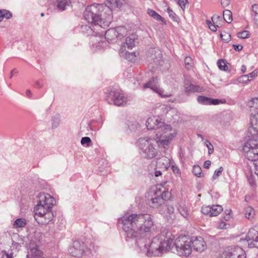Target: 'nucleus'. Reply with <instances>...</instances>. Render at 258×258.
<instances>
[{
  "mask_svg": "<svg viewBox=\"0 0 258 258\" xmlns=\"http://www.w3.org/2000/svg\"><path fill=\"white\" fill-rule=\"evenodd\" d=\"M193 174L197 176L201 177L202 174V169L199 165H194L192 168Z\"/></svg>",
  "mask_w": 258,
  "mask_h": 258,
  "instance_id": "obj_47",
  "label": "nucleus"
},
{
  "mask_svg": "<svg viewBox=\"0 0 258 258\" xmlns=\"http://www.w3.org/2000/svg\"><path fill=\"white\" fill-rule=\"evenodd\" d=\"M251 112L249 132L253 135L258 132V98L252 99L248 102Z\"/></svg>",
  "mask_w": 258,
  "mask_h": 258,
  "instance_id": "obj_9",
  "label": "nucleus"
},
{
  "mask_svg": "<svg viewBox=\"0 0 258 258\" xmlns=\"http://www.w3.org/2000/svg\"><path fill=\"white\" fill-rule=\"evenodd\" d=\"M126 4V0H114V6L117 8H121Z\"/></svg>",
  "mask_w": 258,
  "mask_h": 258,
  "instance_id": "obj_55",
  "label": "nucleus"
},
{
  "mask_svg": "<svg viewBox=\"0 0 258 258\" xmlns=\"http://www.w3.org/2000/svg\"><path fill=\"white\" fill-rule=\"evenodd\" d=\"M177 209L183 217L188 218L189 217V213L184 201H181L178 203Z\"/></svg>",
  "mask_w": 258,
  "mask_h": 258,
  "instance_id": "obj_25",
  "label": "nucleus"
},
{
  "mask_svg": "<svg viewBox=\"0 0 258 258\" xmlns=\"http://www.w3.org/2000/svg\"><path fill=\"white\" fill-rule=\"evenodd\" d=\"M257 75V72L256 70L253 71L251 73L246 75L248 76V79H250V81H251L252 79L255 78Z\"/></svg>",
  "mask_w": 258,
  "mask_h": 258,
  "instance_id": "obj_59",
  "label": "nucleus"
},
{
  "mask_svg": "<svg viewBox=\"0 0 258 258\" xmlns=\"http://www.w3.org/2000/svg\"><path fill=\"white\" fill-rule=\"evenodd\" d=\"M233 47L236 51H240L243 48L241 45H233Z\"/></svg>",
  "mask_w": 258,
  "mask_h": 258,
  "instance_id": "obj_63",
  "label": "nucleus"
},
{
  "mask_svg": "<svg viewBox=\"0 0 258 258\" xmlns=\"http://www.w3.org/2000/svg\"><path fill=\"white\" fill-rule=\"evenodd\" d=\"M163 171H165L162 170L161 168H159V167H158V166L156 165L154 169V171L151 173V175L155 177H158L162 176V172Z\"/></svg>",
  "mask_w": 258,
  "mask_h": 258,
  "instance_id": "obj_43",
  "label": "nucleus"
},
{
  "mask_svg": "<svg viewBox=\"0 0 258 258\" xmlns=\"http://www.w3.org/2000/svg\"><path fill=\"white\" fill-rule=\"evenodd\" d=\"M190 239L191 248L197 251L202 252L206 248V243L201 237H192Z\"/></svg>",
  "mask_w": 258,
  "mask_h": 258,
  "instance_id": "obj_18",
  "label": "nucleus"
},
{
  "mask_svg": "<svg viewBox=\"0 0 258 258\" xmlns=\"http://www.w3.org/2000/svg\"><path fill=\"white\" fill-rule=\"evenodd\" d=\"M254 211L251 207H247L245 210V217L247 219L252 218L254 215Z\"/></svg>",
  "mask_w": 258,
  "mask_h": 258,
  "instance_id": "obj_42",
  "label": "nucleus"
},
{
  "mask_svg": "<svg viewBox=\"0 0 258 258\" xmlns=\"http://www.w3.org/2000/svg\"><path fill=\"white\" fill-rule=\"evenodd\" d=\"M168 182L167 181L163 182L150 188L146 196L150 207L159 210L164 204V201L171 198V194L166 186Z\"/></svg>",
  "mask_w": 258,
  "mask_h": 258,
  "instance_id": "obj_3",
  "label": "nucleus"
},
{
  "mask_svg": "<svg viewBox=\"0 0 258 258\" xmlns=\"http://www.w3.org/2000/svg\"><path fill=\"white\" fill-rule=\"evenodd\" d=\"M224 169L222 167H219L218 169H217L214 171V173L212 176L213 180L217 179L219 176L221 174L222 172L223 171Z\"/></svg>",
  "mask_w": 258,
  "mask_h": 258,
  "instance_id": "obj_50",
  "label": "nucleus"
},
{
  "mask_svg": "<svg viewBox=\"0 0 258 258\" xmlns=\"http://www.w3.org/2000/svg\"><path fill=\"white\" fill-rule=\"evenodd\" d=\"M248 140L242 147V151L244 157L249 161H258V132L251 134L248 129Z\"/></svg>",
  "mask_w": 258,
  "mask_h": 258,
  "instance_id": "obj_6",
  "label": "nucleus"
},
{
  "mask_svg": "<svg viewBox=\"0 0 258 258\" xmlns=\"http://www.w3.org/2000/svg\"><path fill=\"white\" fill-rule=\"evenodd\" d=\"M166 12L168 13L170 18L175 22H178L179 20L178 17L176 15V14L172 11V10L170 8L168 7L166 10Z\"/></svg>",
  "mask_w": 258,
  "mask_h": 258,
  "instance_id": "obj_38",
  "label": "nucleus"
},
{
  "mask_svg": "<svg viewBox=\"0 0 258 258\" xmlns=\"http://www.w3.org/2000/svg\"><path fill=\"white\" fill-rule=\"evenodd\" d=\"M120 55L131 62H135L137 57L139 55L138 51H135L133 52H129L126 50V49H120L119 50Z\"/></svg>",
  "mask_w": 258,
  "mask_h": 258,
  "instance_id": "obj_22",
  "label": "nucleus"
},
{
  "mask_svg": "<svg viewBox=\"0 0 258 258\" xmlns=\"http://www.w3.org/2000/svg\"><path fill=\"white\" fill-rule=\"evenodd\" d=\"M36 239L30 240L28 245L27 258H45L43 252L39 249L36 243Z\"/></svg>",
  "mask_w": 258,
  "mask_h": 258,
  "instance_id": "obj_13",
  "label": "nucleus"
},
{
  "mask_svg": "<svg viewBox=\"0 0 258 258\" xmlns=\"http://www.w3.org/2000/svg\"><path fill=\"white\" fill-rule=\"evenodd\" d=\"M220 36L222 40L225 43L228 42L231 39L230 34L226 32L221 33Z\"/></svg>",
  "mask_w": 258,
  "mask_h": 258,
  "instance_id": "obj_49",
  "label": "nucleus"
},
{
  "mask_svg": "<svg viewBox=\"0 0 258 258\" xmlns=\"http://www.w3.org/2000/svg\"><path fill=\"white\" fill-rule=\"evenodd\" d=\"M98 249V246L94 242L91 243L89 247H85L83 242L76 240L70 246L68 251L74 256L82 257L84 255L89 256L93 252H95Z\"/></svg>",
  "mask_w": 258,
  "mask_h": 258,
  "instance_id": "obj_7",
  "label": "nucleus"
},
{
  "mask_svg": "<svg viewBox=\"0 0 258 258\" xmlns=\"http://www.w3.org/2000/svg\"><path fill=\"white\" fill-rule=\"evenodd\" d=\"M161 109L163 111V113L166 114L167 117H169V116H173V120L174 121L178 120V111L176 109L171 108L168 105H163Z\"/></svg>",
  "mask_w": 258,
  "mask_h": 258,
  "instance_id": "obj_24",
  "label": "nucleus"
},
{
  "mask_svg": "<svg viewBox=\"0 0 258 258\" xmlns=\"http://www.w3.org/2000/svg\"><path fill=\"white\" fill-rule=\"evenodd\" d=\"M252 15L255 21H258V5L254 4L252 6Z\"/></svg>",
  "mask_w": 258,
  "mask_h": 258,
  "instance_id": "obj_44",
  "label": "nucleus"
},
{
  "mask_svg": "<svg viewBox=\"0 0 258 258\" xmlns=\"http://www.w3.org/2000/svg\"><path fill=\"white\" fill-rule=\"evenodd\" d=\"M103 10V5L98 4H93L86 7L84 12V17L88 23L97 27L99 28L106 29L107 28L111 21L107 20L103 21L101 18V14Z\"/></svg>",
  "mask_w": 258,
  "mask_h": 258,
  "instance_id": "obj_4",
  "label": "nucleus"
},
{
  "mask_svg": "<svg viewBox=\"0 0 258 258\" xmlns=\"http://www.w3.org/2000/svg\"><path fill=\"white\" fill-rule=\"evenodd\" d=\"M170 166L174 175L176 177H180L181 175L180 170L178 167V166H177L176 164L174 163V161L172 163Z\"/></svg>",
  "mask_w": 258,
  "mask_h": 258,
  "instance_id": "obj_40",
  "label": "nucleus"
},
{
  "mask_svg": "<svg viewBox=\"0 0 258 258\" xmlns=\"http://www.w3.org/2000/svg\"><path fill=\"white\" fill-rule=\"evenodd\" d=\"M34 218L36 221L41 225H47L53 218L52 209L44 207L42 205H36L34 209Z\"/></svg>",
  "mask_w": 258,
  "mask_h": 258,
  "instance_id": "obj_8",
  "label": "nucleus"
},
{
  "mask_svg": "<svg viewBox=\"0 0 258 258\" xmlns=\"http://www.w3.org/2000/svg\"><path fill=\"white\" fill-rule=\"evenodd\" d=\"M230 3V0H221V4L223 7H226L229 5Z\"/></svg>",
  "mask_w": 258,
  "mask_h": 258,
  "instance_id": "obj_61",
  "label": "nucleus"
},
{
  "mask_svg": "<svg viewBox=\"0 0 258 258\" xmlns=\"http://www.w3.org/2000/svg\"><path fill=\"white\" fill-rule=\"evenodd\" d=\"M27 224V222L25 218H19L14 221L13 224V228L16 229L23 228L26 226Z\"/></svg>",
  "mask_w": 258,
  "mask_h": 258,
  "instance_id": "obj_27",
  "label": "nucleus"
},
{
  "mask_svg": "<svg viewBox=\"0 0 258 258\" xmlns=\"http://www.w3.org/2000/svg\"><path fill=\"white\" fill-rule=\"evenodd\" d=\"M112 1L113 0H105L104 1V5H105V7L109 10L111 13L112 12Z\"/></svg>",
  "mask_w": 258,
  "mask_h": 258,
  "instance_id": "obj_56",
  "label": "nucleus"
},
{
  "mask_svg": "<svg viewBox=\"0 0 258 258\" xmlns=\"http://www.w3.org/2000/svg\"><path fill=\"white\" fill-rule=\"evenodd\" d=\"M203 88L199 85H195L192 84H185V92L187 94H190L195 92H202Z\"/></svg>",
  "mask_w": 258,
  "mask_h": 258,
  "instance_id": "obj_26",
  "label": "nucleus"
},
{
  "mask_svg": "<svg viewBox=\"0 0 258 258\" xmlns=\"http://www.w3.org/2000/svg\"><path fill=\"white\" fill-rule=\"evenodd\" d=\"M237 36L240 39H246L250 36V33L247 30H244L237 33Z\"/></svg>",
  "mask_w": 258,
  "mask_h": 258,
  "instance_id": "obj_46",
  "label": "nucleus"
},
{
  "mask_svg": "<svg viewBox=\"0 0 258 258\" xmlns=\"http://www.w3.org/2000/svg\"><path fill=\"white\" fill-rule=\"evenodd\" d=\"M21 246L15 240H12L10 248L8 250H4L1 252V258H15L17 256Z\"/></svg>",
  "mask_w": 258,
  "mask_h": 258,
  "instance_id": "obj_14",
  "label": "nucleus"
},
{
  "mask_svg": "<svg viewBox=\"0 0 258 258\" xmlns=\"http://www.w3.org/2000/svg\"><path fill=\"white\" fill-rule=\"evenodd\" d=\"M187 3V0H179L178 2V4L181 7L182 10H184L185 9Z\"/></svg>",
  "mask_w": 258,
  "mask_h": 258,
  "instance_id": "obj_58",
  "label": "nucleus"
},
{
  "mask_svg": "<svg viewBox=\"0 0 258 258\" xmlns=\"http://www.w3.org/2000/svg\"><path fill=\"white\" fill-rule=\"evenodd\" d=\"M148 60L154 63L157 66L161 63L162 59L161 52L158 49L152 48L150 49L147 54Z\"/></svg>",
  "mask_w": 258,
  "mask_h": 258,
  "instance_id": "obj_15",
  "label": "nucleus"
},
{
  "mask_svg": "<svg viewBox=\"0 0 258 258\" xmlns=\"http://www.w3.org/2000/svg\"><path fill=\"white\" fill-rule=\"evenodd\" d=\"M119 221L122 224L126 240H133L140 250L148 256H160L169 250L184 256L191 253L189 238L185 236H179L173 242L174 236L165 229L152 240L149 239L148 236L155 227L153 216L149 214H127Z\"/></svg>",
  "mask_w": 258,
  "mask_h": 258,
  "instance_id": "obj_1",
  "label": "nucleus"
},
{
  "mask_svg": "<svg viewBox=\"0 0 258 258\" xmlns=\"http://www.w3.org/2000/svg\"><path fill=\"white\" fill-rule=\"evenodd\" d=\"M223 18L228 23H231L233 20L232 12L228 10H225L223 12Z\"/></svg>",
  "mask_w": 258,
  "mask_h": 258,
  "instance_id": "obj_34",
  "label": "nucleus"
},
{
  "mask_svg": "<svg viewBox=\"0 0 258 258\" xmlns=\"http://www.w3.org/2000/svg\"><path fill=\"white\" fill-rule=\"evenodd\" d=\"M217 258H246V254L242 248L233 246L225 250Z\"/></svg>",
  "mask_w": 258,
  "mask_h": 258,
  "instance_id": "obj_10",
  "label": "nucleus"
},
{
  "mask_svg": "<svg viewBox=\"0 0 258 258\" xmlns=\"http://www.w3.org/2000/svg\"><path fill=\"white\" fill-rule=\"evenodd\" d=\"M245 241L249 247H255V243L258 242V232L253 229L249 230L245 239H240V241Z\"/></svg>",
  "mask_w": 258,
  "mask_h": 258,
  "instance_id": "obj_17",
  "label": "nucleus"
},
{
  "mask_svg": "<svg viewBox=\"0 0 258 258\" xmlns=\"http://www.w3.org/2000/svg\"><path fill=\"white\" fill-rule=\"evenodd\" d=\"M219 69L221 71H226L228 70V68L226 64V61L223 59H220L218 60L217 62Z\"/></svg>",
  "mask_w": 258,
  "mask_h": 258,
  "instance_id": "obj_39",
  "label": "nucleus"
},
{
  "mask_svg": "<svg viewBox=\"0 0 258 258\" xmlns=\"http://www.w3.org/2000/svg\"><path fill=\"white\" fill-rule=\"evenodd\" d=\"M206 23L207 24V25H208L210 29L213 31V32H216L217 31V27L216 26L213 24L212 23V22L210 21V20H207L206 21Z\"/></svg>",
  "mask_w": 258,
  "mask_h": 258,
  "instance_id": "obj_57",
  "label": "nucleus"
},
{
  "mask_svg": "<svg viewBox=\"0 0 258 258\" xmlns=\"http://www.w3.org/2000/svg\"><path fill=\"white\" fill-rule=\"evenodd\" d=\"M128 98L121 90L114 91V104L117 106H124L126 104Z\"/></svg>",
  "mask_w": 258,
  "mask_h": 258,
  "instance_id": "obj_19",
  "label": "nucleus"
},
{
  "mask_svg": "<svg viewBox=\"0 0 258 258\" xmlns=\"http://www.w3.org/2000/svg\"><path fill=\"white\" fill-rule=\"evenodd\" d=\"M56 7L58 9L64 11L71 4V0H56Z\"/></svg>",
  "mask_w": 258,
  "mask_h": 258,
  "instance_id": "obj_29",
  "label": "nucleus"
},
{
  "mask_svg": "<svg viewBox=\"0 0 258 258\" xmlns=\"http://www.w3.org/2000/svg\"><path fill=\"white\" fill-rule=\"evenodd\" d=\"M192 58L189 56H187L184 59V63L185 67L189 69L191 67L192 64Z\"/></svg>",
  "mask_w": 258,
  "mask_h": 258,
  "instance_id": "obj_54",
  "label": "nucleus"
},
{
  "mask_svg": "<svg viewBox=\"0 0 258 258\" xmlns=\"http://www.w3.org/2000/svg\"><path fill=\"white\" fill-rule=\"evenodd\" d=\"M197 101L199 104L204 105H218L222 103L221 100L212 99L204 96H198L197 98Z\"/></svg>",
  "mask_w": 258,
  "mask_h": 258,
  "instance_id": "obj_21",
  "label": "nucleus"
},
{
  "mask_svg": "<svg viewBox=\"0 0 258 258\" xmlns=\"http://www.w3.org/2000/svg\"><path fill=\"white\" fill-rule=\"evenodd\" d=\"M30 239L32 238V236L31 234L29 235L27 238H25L22 236H20L18 234H14L13 235V236L12 238V240H15L16 242H18L19 244H20L21 246L22 244H26L25 243L26 239Z\"/></svg>",
  "mask_w": 258,
  "mask_h": 258,
  "instance_id": "obj_30",
  "label": "nucleus"
},
{
  "mask_svg": "<svg viewBox=\"0 0 258 258\" xmlns=\"http://www.w3.org/2000/svg\"><path fill=\"white\" fill-rule=\"evenodd\" d=\"M237 81L240 83L247 84L248 82L250 81V79H248V76L245 75L238 77Z\"/></svg>",
  "mask_w": 258,
  "mask_h": 258,
  "instance_id": "obj_52",
  "label": "nucleus"
},
{
  "mask_svg": "<svg viewBox=\"0 0 258 258\" xmlns=\"http://www.w3.org/2000/svg\"><path fill=\"white\" fill-rule=\"evenodd\" d=\"M92 41L93 47L95 50H100L102 48H104L106 43L101 40L100 37H94L93 38Z\"/></svg>",
  "mask_w": 258,
  "mask_h": 258,
  "instance_id": "obj_28",
  "label": "nucleus"
},
{
  "mask_svg": "<svg viewBox=\"0 0 258 258\" xmlns=\"http://www.w3.org/2000/svg\"><path fill=\"white\" fill-rule=\"evenodd\" d=\"M91 143V140L89 137H83L81 140L82 145L86 147H89Z\"/></svg>",
  "mask_w": 258,
  "mask_h": 258,
  "instance_id": "obj_51",
  "label": "nucleus"
},
{
  "mask_svg": "<svg viewBox=\"0 0 258 258\" xmlns=\"http://www.w3.org/2000/svg\"><path fill=\"white\" fill-rule=\"evenodd\" d=\"M148 88L150 89L154 92L157 93L159 96L163 98L168 97L171 95L168 93H164V90L159 86V80L157 77L152 78L143 86L144 90Z\"/></svg>",
  "mask_w": 258,
  "mask_h": 258,
  "instance_id": "obj_11",
  "label": "nucleus"
},
{
  "mask_svg": "<svg viewBox=\"0 0 258 258\" xmlns=\"http://www.w3.org/2000/svg\"><path fill=\"white\" fill-rule=\"evenodd\" d=\"M112 29H109L106 31L105 34V39L107 40L108 43H111L113 40V37L112 35Z\"/></svg>",
  "mask_w": 258,
  "mask_h": 258,
  "instance_id": "obj_45",
  "label": "nucleus"
},
{
  "mask_svg": "<svg viewBox=\"0 0 258 258\" xmlns=\"http://www.w3.org/2000/svg\"><path fill=\"white\" fill-rule=\"evenodd\" d=\"M60 119L58 117H53L52 119V128L53 129L57 128L60 124Z\"/></svg>",
  "mask_w": 258,
  "mask_h": 258,
  "instance_id": "obj_48",
  "label": "nucleus"
},
{
  "mask_svg": "<svg viewBox=\"0 0 258 258\" xmlns=\"http://www.w3.org/2000/svg\"><path fill=\"white\" fill-rule=\"evenodd\" d=\"M147 13L150 16L157 21H163L162 17L152 9H148L147 10Z\"/></svg>",
  "mask_w": 258,
  "mask_h": 258,
  "instance_id": "obj_36",
  "label": "nucleus"
},
{
  "mask_svg": "<svg viewBox=\"0 0 258 258\" xmlns=\"http://www.w3.org/2000/svg\"><path fill=\"white\" fill-rule=\"evenodd\" d=\"M223 210V208L219 205H213L212 206H203L201 212L204 215L210 216H216L218 215Z\"/></svg>",
  "mask_w": 258,
  "mask_h": 258,
  "instance_id": "obj_16",
  "label": "nucleus"
},
{
  "mask_svg": "<svg viewBox=\"0 0 258 258\" xmlns=\"http://www.w3.org/2000/svg\"><path fill=\"white\" fill-rule=\"evenodd\" d=\"M127 125L131 131L134 132L140 127L141 124L136 120H131L127 121Z\"/></svg>",
  "mask_w": 258,
  "mask_h": 258,
  "instance_id": "obj_32",
  "label": "nucleus"
},
{
  "mask_svg": "<svg viewBox=\"0 0 258 258\" xmlns=\"http://www.w3.org/2000/svg\"><path fill=\"white\" fill-rule=\"evenodd\" d=\"M105 99L109 104H111L113 102L112 88L110 87L105 92Z\"/></svg>",
  "mask_w": 258,
  "mask_h": 258,
  "instance_id": "obj_35",
  "label": "nucleus"
},
{
  "mask_svg": "<svg viewBox=\"0 0 258 258\" xmlns=\"http://www.w3.org/2000/svg\"><path fill=\"white\" fill-rule=\"evenodd\" d=\"M155 137L140 138L137 141V146L141 157L147 160H151L158 154V150L155 144Z\"/></svg>",
  "mask_w": 258,
  "mask_h": 258,
  "instance_id": "obj_5",
  "label": "nucleus"
},
{
  "mask_svg": "<svg viewBox=\"0 0 258 258\" xmlns=\"http://www.w3.org/2000/svg\"><path fill=\"white\" fill-rule=\"evenodd\" d=\"M218 228L220 229H224L227 228V224L224 221H220L217 226Z\"/></svg>",
  "mask_w": 258,
  "mask_h": 258,
  "instance_id": "obj_60",
  "label": "nucleus"
},
{
  "mask_svg": "<svg viewBox=\"0 0 258 258\" xmlns=\"http://www.w3.org/2000/svg\"><path fill=\"white\" fill-rule=\"evenodd\" d=\"M166 209L167 210V213H166L164 211H162L161 209L159 210V212L163 215L167 216V214H172L174 213V208L173 206L171 205H168L166 206Z\"/></svg>",
  "mask_w": 258,
  "mask_h": 258,
  "instance_id": "obj_41",
  "label": "nucleus"
},
{
  "mask_svg": "<svg viewBox=\"0 0 258 258\" xmlns=\"http://www.w3.org/2000/svg\"><path fill=\"white\" fill-rule=\"evenodd\" d=\"M146 125L148 130H158L154 136L155 140L158 147L166 154L177 135L176 130L154 116L148 118Z\"/></svg>",
  "mask_w": 258,
  "mask_h": 258,
  "instance_id": "obj_2",
  "label": "nucleus"
},
{
  "mask_svg": "<svg viewBox=\"0 0 258 258\" xmlns=\"http://www.w3.org/2000/svg\"><path fill=\"white\" fill-rule=\"evenodd\" d=\"M115 33H117L116 36L119 37L120 36H123L126 33V29L123 26L114 28V35H116Z\"/></svg>",
  "mask_w": 258,
  "mask_h": 258,
  "instance_id": "obj_37",
  "label": "nucleus"
},
{
  "mask_svg": "<svg viewBox=\"0 0 258 258\" xmlns=\"http://www.w3.org/2000/svg\"><path fill=\"white\" fill-rule=\"evenodd\" d=\"M37 205H42L44 207L52 209V206L55 204L54 198L48 194L40 192L36 197Z\"/></svg>",
  "mask_w": 258,
  "mask_h": 258,
  "instance_id": "obj_12",
  "label": "nucleus"
},
{
  "mask_svg": "<svg viewBox=\"0 0 258 258\" xmlns=\"http://www.w3.org/2000/svg\"><path fill=\"white\" fill-rule=\"evenodd\" d=\"M138 36L135 34H132L126 37L125 41L121 45L120 49H133L136 46Z\"/></svg>",
  "mask_w": 258,
  "mask_h": 258,
  "instance_id": "obj_20",
  "label": "nucleus"
},
{
  "mask_svg": "<svg viewBox=\"0 0 258 258\" xmlns=\"http://www.w3.org/2000/svg\"><path fill=\"white\" fill-rule=\"evenodd\" d=\"M173 160L171 158H168L166 157H162L161 158L158 162H157L156 165L159 168H161L164 171H167L169 167L171 166Z\"/></svg>",
  "mask_w": 258,
  "mask_h": 258,
  "instance_id": "obj_23",
  "label": "nucleus"
},
{
  "mask_svg": "<svg viewBox=\"0 0 258 258\" xmlns=\"http://www.w3.org/2000/svg\"><path fill=\"white\" fill-rule=\"evenodd\" d=\"M12 17V13L6 9L0 10V23L3 21L4 18L10 19Z\"/></svg>",
  "mask_w": 258,
  "mask_h": 258,
  "instance_id": "obj_33",
  "label": "nucleus"
},
{
  "mask_svg": "<svg viewBox=\"0 0 258 258\" xmlns=\"http://www.w3.org/2000/svg\"><path fill=\"white\" fill-rule=\"evenodd\" d=\"M246 71V67L245 65H242L241 68V71L242 73H244Z\"/></svg>",
  "mask_w": 258,
  "mask_h": 258,
  "instance_id": "obj_64",
  "label": "nucleus"
},
{
  "mask_svg": "<svg viewBox=\"0 0 258 258\" xmlns=\"http://www.w3.org/2000/svg\"><path fill=\"white\" fill-rule=\"evenodd\" d=\"M211 164V162L210 160H207L204 162V167L206 169H208L210 167Z\"/></svg>",
  "mask_w": 258,
  "mask_h": 258,
  "instance_id": "obj_62",
  "label": "nucleus"
},
{
  "mask_svg": "<svg viewBox=\"0 0 258 258\" xmlns=\"http://www.w3.org/2000/svg\"><path fill=\"white\" fill-rule=\"evenodd\" d=\"M81 32L88 36H95L98 34H100L99 32H95L90 26L88 25L82 26Z\"/></svg>",
  "mask_w": 258,
  "mask_h": 258,
  "instance_id": "obj_31",
  "label": "nucleus"
},
{
  "mask_svg": "<svg viewBox=\"0 0 258 258\" xmlns=\"http://www.w3.org/2000/svg\"><path fill=\"white\" fill-rule=\"evenodd\" d=\"M205 144L208 149V154L209 155L212 154L214 152V147L213 145L207 140H205Z\"/></svg>",
  "mask_w": 258,
  "mask_h": 258,
  "instance_id": "obj_53",
  "label": "nucleus"
}]
</instances>
